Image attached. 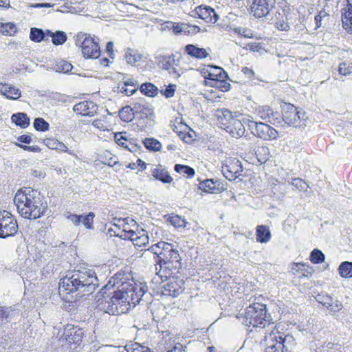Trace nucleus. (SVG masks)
Here are the masks:
<instances>
[{
	"label": "nucleus",
	"mask_w": 352,
	"mask_h": 352,
	"mask_svg": "<svg viewBox=\"0 0 352 352\" xmlns=\"http://www.w3.org/2000/svg\"><path fill=\"white\" fill-rule=\"evenodd\" d=\"M282 118L289 126L294 127L305 126L307 118L305 111L298 110L297 107L289 103H285L282 107Z\"/></svg>",
	"instance_id": "0eeeda50"
},
{
	"label": "nucleus",
	"mask_w": 352,
	"mask_h": 352,
	"mask_svg": "<svg viewBox=\"0 0 352 352\" xmlns=\"http://www.w3.org/2000/svg\"><path fill=\"white\" fill-rule=\"evenodd\" d=\"M45 144L50 149H56L59 141L56 139L47 138L44 140Z\"/></svg>",
	"instance_id": "e2e57ef3"
},
{
	"label": "nucleus",
	"mask_w": 352,
	"mask_h": 352,
	"mask_svg": "<svg viewBox=\"0 0 352 352\" xmlns=\"http://www.w3.org/2000/svg\"><path fill=\"white\" fill-rule=\"evenodd\" d=\"M82 330L71 324H67L63 331V336L69 343L79 344L83 337Z\"/></svg>",
	"instance_id": "f8f14e48"
},
{
	"label": "nucleus",
	"mask_w": 352,
	"mask_h": 352,
	"mask_svg": "<svg viewBox=\"0 0 352 352\" xmlns=\"http://www.w3.org/2000/svg\"><path fill=\"white\" fill-rule=\"evenodd\" d=\"M325 307L331 314L336 315L342 309L343 305L340 301L332 297V300L329 302Z\"/></svg>",
	"instance_id": "c9c22d12"
},
{
	"label": "nucleus",
	"mask_w": 352,
	"mask_h": 352,
	"mask_svg": "<svg viewBox=\"0 0 352 352\" xmlns=\"http://www.w3.org/2000/svg\"><path fill=\"white\" fill-rule=\"evenodd\" d=\"M122 232H124V234H120V238H122V239H130L131 241H134V244L136 242V237H138L139 234H137L135 232L133 231V230H129L128 232H126L125 230H122Z\"/></svg>",
	"instance_id": "5fc2aeb1"
},
{
	"label": "nucleus",
	"mask_w": 352,
	"mask_h": 352,
	"mask_svg": "<svg viewBox=\"0 0 352 352\" xmlns=\"http://www.w3.org/2000/svg\"><path fill=\"white\" fill-rule=\"evenodd\" d=\"M16 316H18V312L13 309L12 307H0V324L4 320H7L9 322Z\"/></svg>",
	"instance_id": "473e14b6"
},
{
	"label": "nucleus",
	"mask_w": 352,
	"mask_h": 352,
	"mask_svg": "<svg viewBox=\"0 0 352 352\" xmlns=\"http://www.w3.org/2000/svg\"><path fill=\"white\" fill-rule=\"evenodd\" d=\"M339 273L344 278L352 277V263L349 261L342 263L339 267Z\"/></svg>",
	"instance_id": "e433bc0d"
},
{
	"label": "nucleus",
	"mask_w": 352,
	"mask_h": 352,
	"mask_svg": "<svg viewBox=\"0 0 352 352\" xmlns=\"http://www.w3.org/2000/svg\"><path fill=\"white\" fill-rule=\"evenodd\" d=\"M167 250H170V244L161 241L151 246L147 251L157 255L162 259V258L161 256H165V251H167Z\"/></svg>",
	"instance_id": "bb28decb"
},
{
	"label": "nucleus",
	"mask_w": 352,
	"mask_h": 352,
	"mask_svg": "<svg viewBox=\"0 0 352 352\" xmlns=\"http://www.w3.org/2000/svg\"><path fill=\"white\" fill-rule=\"evenodd\" d=\"M16 26L12 23H1L0 32L6 36H12L15 33Z\"/></svg>",
	"instance_id": "c03bdc74"
},
{
	"label": "nucleus",
	"mask_w": 352,
	"mask_h": 352,
	"mask_svg": "<svg viewBox=\"0 0 352 352\" xmlns=\"http://www.w3.org/2000/svg\"><path fill=\"white\" fill-rule=\"evenodd\" d=\"M325 256L322 252L318 249H314L310 254V261L315 264L322 263L324 261Z\"/></svg>",
	"instance_id": "37998d69"
},
{
	"label": "nucleus",
	"mask_w": 352,
	"mask_h": 352,
	"mask_svg": "<svg viewBox=\"0 0 352 352\" xmlns=\"http://www.w3.org/2000/svg\"><path fill=\"white\" fill-rule=\"evenodd\" d=\"M350 68L347 66V63L342 62L340 63L338 67V72L340 74L346 76L351 74Z\"/></svg>",
	"instance_id": "052dcab7"
},
{
	"label": "nucleus",
	"mask_w": 352,
	"mask_h": 352,
	"mask_svg": "<svg viewBox=\"0 0 352 352\" xmlns=\"http://www.w3.org/2000/svg\"><path fill=\"white\" fill-rule=\"evenodd\" d=\"M82 215L81 223L87 228H92V223L94 221V214L89 212L87 215Z\"/></svg>",
	"instance_id": "3c124183"
},
{
	"label": "nucleus",
	"mask_w": 352,
	"mask_h": 352,
	"mask_svg": "<svg viewBox=\"0 0 352 352\" xmlns=\"http://www.w3.org/2000/svg\"><path fill=\"white\" fill-rule=\"evenodd\" d=\"M315 299L318 302L325 307L329 302L332 300V296L328 295L326 292H321L316 296Z\"/></svg>",
	"instance_id": "09e8293b"
},
{
	"label": "nucleus",
	"mask_w": 352,
	"mask_h": 352,
	"mask_svg": "<svg viewBox=\"0 0 352 352\" xmlns=\"http://www.w3.org/2000/svg\"><path fill=\"white\" fill-rule=\"evenodd\" d=\"M276 24V28L281 31H288L290 28L289 23L284 20H278Z\"/></svg>",
	"instance_id": "69168bd1"
},
{
	"label": "nucleus",
	"mask_w": 352,
	"mask_h": 352,
	"mask_svg": "<svg viewBox=\"0 0 352 352\" xmlns=\"http://www.w3.org/2000/svg\"><path fill=\"white\" fill-rule=\"evenodd\" d=\"M135 116V113H134L133 108L129 106L123 107L119 111L120 118L124 122H129L131 121Z\"/></svg>",
	"instance_id": "f704fd0d"
},
{
	"label": "nucleus",
	"mask_w": 352,
	"mask_h": 352,
	"mask_svg": "<svg viewBox=\"0 0 352 352\" xmlns=\"http://www.w3.org/2000/svg\"><path fill=\"white\" fill-rule=\"evenodd\" d=\"M271 238V232L267 226H258L256 228V240L260 243H267Z\"/></svg>",
	"instance_id": "c756f323"
},
{
	"label": "nucleus",
	"mask_w": 352,
	"mask_h": 352,
	"mask_svg": "<svg viewBox=\"0 0 352 352\" xmlns=\"http://www.w3.org/2000/svg\"><path fill=\"white\" fill-rule=\"evenodd\" d=\"M143 54L133 49H127L125 52V59L127 63L135 65L136 63L142 60Z\"/></svg>",
	"instance_id": "7c9ffc66"
},
{
	"label": "nucleus",
	"mask_w": 352,
	"mask_h": 352,
	"mask_svg": "<svg viewBox=\"0 0 352 352\" xmlns=\"http://www.w3.org/2000/svg\"><path fill=\"white\" fill-rule=\"evenodd\" d=\"M174 169L177 173L186 175L188 177H193L195 173L192 168L186 165L176 164L175 165Z\"/></svg>",
	"instance_id": "79ce46f5"
},
{
	"label": "nucleus",
	"mask_w": 352,
	"mask_h": 352,
	"mask_svg": "<svg viewBox=\"0 0 352 352\" xmlns=\"http://www.w3.org/2000/svg\"><path fill=\"white\" fill-rule=\"evenodd\" d=\"M141 91L146 96L153 97L157 94V87L150 82L143 83L140 87Z\"/></svg>",
	"instance_id": "58836bf2"
},
{
	"label": "nucleus",
	"mask_w": 352,
	"mask_h": 352,
	"mask_svg": "<svg viewBox=\"0 0 352 352\" xmlns=\"http://www.w3.org/2000/svg\"><path fill=\"white\" fill-rule=\"evenodd\" d=\"M2 215L0 219V238L14 235L18 231L16 221L8 211H2Z\"/></svg>",
	"instance_id": "1a4fd4ad"
},
{
	"label": "nucleus",
	"mask_w": 352,
	"mask_h": 352,
	"mask_svg": "<svg viewBox=\"0 0 352 352\" xmlns=\"http://www.w3.org/2000/svg\"><path fill=\"white\" fill-rule=\"evenodd\" d=\"M158 267H156L157 270V274L162 279L163 278H167L173 274L177 273L179 269L181 268V265H175L173 262L164 261L160 260L158 262Z\"/></svg>",
	"instance_id": "4468645a"
},
{
	"label": "nucleus",
	"mask_w": 352,
	"mask_h": 352,
	"mask_svg": "<svg viewBox=\"0 0 352 352\" xmlns=\"http://www.w3.org/2000/svg\"><path fill=\"white\" fill-rule=\"evenodd\" d=\"M175 90H176V85H173V84H170L164 89H162L161 93L162 95L165 96L166 98H171L174 96Z\"/></svg>",
	"instance_id": "6e6d98bb"
},
{
	"label": "nucleus",
	"mask_w": 352,
	"mask_h": 352,
	"mask_svg": "<svg viewBox=\"0 0 352 352\" xmlns=\"http://www.w3.org/2000/svg\"><path fill=\"white\" fill-rule=\"evenodd\" d=\"M170 222L175 228H184L186 224L185 219L178 215L171 217Z\"/></svg>",
	"instance_id": "8fccbe9b"
},
{
	"label": "nucleus",
	"mask_w": 352,
	"mask_h": 352,
	"mask_svg": "<svg viewBox=\"0 0 352 352\" xmlns=\"http://www.w3.org/2000/svg\"><path fill=\"white\" fill-rule=\"evenodd\" d=\"M195 12L200 19L207 23H214L219 19L218 14L210 6H199L195 8Z\"/></svg>",
	"instance_id": "dca6fc26"
},
{
	"label": "nucleus",
	"mask_w": 352,
	"mask_h": 352,
	"mask_svg": "<svg viewBox=\"0 0 352 352\" xmlns=\"http://www.w3.org/2000/svg\"><path fill=\"white\" fill-rule=\"evenodd\" d=\"M186 52L192 57L202 59L209 56V53L204 48H200L195 45L188 44L185 47Z\"/></svg>",
	"instance_id": "b1692460"
},
{
	"label": "nucleus",
	"mask_w": 352,
	"mask_h": 352,
	"mask_svg": "<svg viewBox=\"0 0 352 352\" xmlns=\"http://www.w3.org/2000/svg\"><path fill=\"white\" fill-rule=\"evenodd\" d=\"M164 261L173 262L175 265H182L180 262L181 257L177 250L173 249L172 245L170 244V250H167L165 251V256L161 259Z\"/></svg>",
	"instance_id": "cd10ccee"
},
{
	"label": "nucleus",
	"mask_w": 352,
	"mask_h": 352,
	"mask_svg": "<svg viewBox=\"0 0 352 352\" xmlns=\"http://www.w3.org/2000/svg\"><path fill=\"white\" fill-rule=\"evenodd\" d=\"M214 69L218 72V74H211L210 72L208 76L209 78L213 80L214 82H217V80H224V79L228 77V74L222 68L214 67Z\"/></svg>",
	"instance_id": "a18cd8bd"
},
{
	"label": "nucleus",
	"mask_w": 352,
	"mask_h": 352,
	"mask_svg": "<svg viewBox=\"0 0 352 352\" xmlns=\"http://www.w3.org/2000/svg\"><path fill=\"white\" fill-rule=\"evenodd\" d=\"M158 58V65L161 69L168 71L170 74L177 73L176 69L173 67V64L175 61L173 54H172V56H160Z\"/></svg>",
	"instance_id": "412c9836"
},
{
	"label": "nucleus",
	"mask_w": 352,
	"mask_h": 352,
	"mask_svg": "<svg viewBox=\"0 0 352 352\" xmlns=\"http://www.w3.org/2000/svg\"><path fill=\"white\" fill-rule=\"evenodd\" d=\"M143 142L145 147L151 151H158L162 147V144L154 138H146Z\"/></svg>",
	"instance_id": "a19ab883"
},
{
	"label": "nucleus",
	"mask_w": 352,
	"mask_h": 352,
	"mask_svg": "<svg viewBox=\"0 0 352 352\" xmlns=\"http://www.w3.org/2000/svg\"><path fill=\"white\" fill-rule=\"evenodd\" d=\"M242 171L241 163L237 159L227 160L226 164L222 166L223 175L230 181L236 179L241 175Z\"/></svg>",
	"instance_id": "9b49d317"
},
{
	"label": "nucleus",
	"mask_w": 352,
	"mask_h": 352,
	"mask_svg": "<svg viewBox=\"0 0 352 352\" xmlns=\"http://www.w3.org/2000/svg\"><path fill=\"white\" fill-rule=\"evenodd\" d=\"M14 202L18 212L25 219H38L47 209V202L43 201L40 192L31 188L19 190L15 194Z\"/></svg>",
	"instance_id": "f03ea898"
},
{
	"label": "nucleus",
	"mask_w": 352,
	"mask_h": 352,
	"mask_svg": "<svg viewBox=\"0 0 352 352\" xmlns=\"http://www.w3.org/2000/svg\"><path fill=\"white\" fill-rule=\"evenodd\" d=\"M98 285V279L93 270L82 268L68 273L59 282L60 291L67 293L78 292V294L88 296L92 294Z\"/></svg>",
	"instance_id": "7ed1b4c3"
},
{
	"label": "nucleus",
	"mask_w": 352,
	"mask_h": 352,
	"mask_svg": "<svg viewBox=\"0 0 352 352\" xmlns=\"http://www.w3.org/2000/svg\"><path fill=\"white\" fill-rule=\"evenodd\" d=\"M214 86L220 88L223 91H228L230 88V84L225 80H217Z\"/></svg>",
	"instance_id": "680f3d73"
},
{
	"label": "nucleus",
	"mask_w": 352,
	"mask_h": 352,
	"mask_svg": "<svg viewBox=\"0 0 352 352\" xmlns=\"http://www.w3.org/2000/svg\"><path fill=\"white\" fill-rule=\"evenodd\" d=\"M226 131L235 138L243 136L245 133V127L241 120L238 119L232 120V122L223 123Z\"/></svg>",
	"instance_id": "a211bd4d"
},
{
	"label": "nucleus",
	"mask_w": 352,
	"mask_h": 352,
	"mask_svg": "<svg viewBox=\"0 0 352 352\" xmlns=\"http://www.w3.org/2000/svg\"><path fill=\"white\" fill-rule=\"evenodd\" d=\"M152 175L157 180L164 184H170L173 178L165 167L159 164L152 171Z\"/></svg>",
	"instance_id": "5701e85b"
},
{
	"label": "nucleus",
	"mask_w": 352,
	"mask_h": 352,
	"mask_svg": "<svg viewBox=\"0 0 352 352\" xmlns=\"http://www.w3.org/2000/svg\"><path fill=\"white\" fill-rule=\"evenodd\" d=\"M135 116L141 119H148L154 121L155 113L153 107L147 102H136L133 107Z\"/></svg>",
	"instance_id": "ddd939ff"
},
{
	"label": "nucleus",
	"mask_w": 352,
	"mask_h": 352,
	"mask_svg": "<svg viewBox=\"0 0 352 352\" xmlns=\"http://www.w3.org/2000/svg\"><path fill=\"white\" fill-rule=\"evenodd\" d=\"M124 274L117 273L109 280L113 286H116V290L107 294L108 285L101 289L102 297L98 300V308L110 315H120L126 313L129 308L138 304L146 292L145 286L137 285L134 283L122 280Z\"/></svg>",
	"instance_id": "f257e3e1"
},
{
	"label": "nucleus",
	"mask_w": 352,
	"mask_h": 352,
	"mask_svg": "<svg viewBox=\"0 0 352 352\" xmlns=\"http://www.w3.org/2000/svg\"><path fill=\"white\" fill-rule=\"evenodd\" d=\"M342 22L343 28L352 34V4L349 1L342 9Z\"/></svg>",
	"instance_id": "6ab92c4d"
},
{
	"label": "nucleus",
	"mask_w": 352,
	"mask_h": 352,
	"mask_svg": "<svg viewBox=\"0 0 352 352\" xmlns=\"http://www.w3.org/2000/svg\"><path fill=\"white\" fill-rule=\"evenodd\" d=\"M190 25L187 23H173L171 29L175 34L184 33V34H190Z\"/></svg>",
	"instance_id": "ea45409f"
},
{
	"label": "nucleus",
	"mask_w": 352,
	"mask_h": 352,
	"mask_svg": "<svg viewBox=\"0 0 352 352\" xmlns=\"http://www.w3.org/2000/svg\"><path fill=\"white\" fill-rule=\"evenodd\" d=\"M257 115L262 120H266L273 124L276 122H279L280 118V113L277 111H274L269 106L260 107L257 109Z\"/></svg>",
	"instance_id": "f3484780"
},
{
	"label": "nucleus",
	"mask_w": 352,
	"mask_h": 352,
	"mask_svg": "<svg viewBox=\"0 0 352 352\" xmlns=\"http://www.w3.org/2000/svg\"><path fill=\"white\" fill-rule=\"evenodd\" d=\"M120 88V91L124 93L127 96L133 95L136 91V87L128 88V87L122 86Z\"/></svg>",
	"instance_id": "338daca9"
},
{
	"label": "nucleus",
	"mask_w": 352,
	"mask_h": 352,
	"mask_svg": "<svg viewBox=\"0 0 352 352\" xmlns=\"http://www.w3.org/2000/svg\"><path fill=\"white\" fill-rule=\"evenodd\" d=\"M73 110L82 116L93 117L97 113L98 107L92 101L85 100L76 104Z\"/></svg>",
	"instance_id": "2eb2a0df"
},
{
	"label": "nucleus",
	"mask_w": 352,
	"mask_h": 352,
	"mask_svg": "<svg viewBox=\"0 0 352 352\" xmlns=\"http://www.w3.org/2000/svg\"><path fill=\"white\" fill-rule=\"evenodd\" d=\"M183 292V288L177 281H170L165 284L162 290L164 296L177 297Z\"/></svg>",
	"instance_id": "aec40b11"
},
{
	"label": "nucleus",
	"mask_w": 352,
	"mask_h": 352,
	"mask_svg": "<svg viewBox=\"0 0 352 352\" xmlns=\"http://www.w3.org/2000/svg\"><path fill=\"white\" fill-rule=\"evenodd\" d=\"M237 318L248 327L263 329L270 325L271 316L267 313L265 305L254 302L245 309L241 310Z\"/></svg>",
	"instance_id": "20e7f679"
},
{
	"label": "nucleus",
	"mask_w": 352,
	"mask_h": 352,
	"mask_svg": "<svg viewBox=\"0 0 352 352\" xmlns=\"http://www.w3.org/2000/svg\"><path fill=\"white\" fill-rule=\"evenodd\" d=\"M248 126L256 137L264 140H274L277 137V131L263 122L250 120Z\"/></svg>",
	"instance_id": "6e6552de"
},
{
	"label": "nucleus",
	"mask_w": 352,
	"mask_h": 352,
	"mask_svg": "<svg viewBox=\"0 0 352 352\" xmlns=\"http://www.w3.org/2000/svg\"><path fill=\"white\" fill-rule=\"evenodd\" d=\"M274 6L275 0H252L250 6L251 13L256 18H267Z\"/></svg>",
	"instance_id": "9d476101"
},
{
	"label": "nucleus",
	"mask_w": 352,
	"mask_h": 352,
	"mask_svg": "<svg viewBox=\"0 0 352 352\" xmlns=\"http://www.w3.org/2000/svg\"><path fill=\"white\" fill-rule=\"evenodd\" d=\"M263 342L266 352H294L296 342L290 334H284L275 329L265 333Z\"/></svg>",
	"instance_id": "39448f33"
},
{
	"label": "nucleus",
	"mask_w": 352,
	"mask_h": 352,
	"mask_svg": "<svg viewBox=\"0 0 352 352\" xmlns=\"http://www.w3.org/2000/svg\"><path fill=\"white\" fill-rule=\"evenodd\" d=\"M50 69L56 72L69 74L72 72L73 65L67 60L59 59Z\"/></svg>",
	"instance_id": "393cba45"
},
{
	"label": "nucleus",
	"mask_w": 352,
	"mask_h": 352,
	"mask_svg": "<svg viewBox=\"0 0 352 352\" xmlns=\"http://www.w3.org/2000/svg\"><path fill=\"white\" fill-rule=\"evenodd\" d=\"M98 38L80 32L75 37V43L81 47L83 56L86 58L97 59L100 56V48Z\"/></svg>",
	"instance_id": "423d86ee"
},
{
	"label": "nucleus",
	"mask_w": 352,
	"mask_h": 352,
	"mask_svg": "<svg viewBox=\"0 0 352 352\" xmlns=\"http://www.w3.org/2000/svg\"><path fill=\"white\" fill-rule=\"evenodd\" d=\"M217 117L219 122L223 125L226 122H232V120L236 118H233L232 112L228 109H221L217 111Z\"/></svg>",
	"instance_id": "4c0bfd02"
},
{
	"label": "nucleus",
	"mask_w": 352,
	"mask_h": 352,
	"mask_svg": "<svg viewBox=\"0 0 352 352\" xmlns=\"http://www.w3.org/2000/svg\"><path fill=\"white\" fill-rule=\"evenodd\" d=\"M92 125L104 131L107 129V126L105 125V122L103 119H96L92 122Z\"/></svg>",
	"instance_id": "0e129e2a"
},
{
	"label": "nucleus",
	"mask_w": 352,
	"mask_h": 352,
	"mask_svg": "<svg viewBox=\"0 0 352 352\" xmlns=\"http://www.w3.org/2000/svg\"><path fill=\"white\" fill-rule=\"evenodd\" d=\"M12 121L16 124V126L25 129L30 125V118L25 113H14L11 117Z\"/></svg>",
	"instance_id": "c85d7f7f"
},
{
	"label": "nucleus",
	"mask_w": 352,
	"mask_h": 352,
	"mask_svg": "<svg viewBox=\"0 0 352 352\" xmlns=\"http://www.w3.org/2000/svg\"><path fill=\"white\" fill-rule=\"evenodd\" d=\"M15 145L25 151L30 152L39 153L41 151V148L37 145L27 146L20 143H15Z\"/></svg>",
	"instance_id": "13d9d810"
},
{
	"label": "nucleus",
	"mask_w": 352,
	"mask_h": 352,
	"mask_svg": "<svg viewBox=\"0 0 352 352\" xmlns=\"http://www.w3.org/2000/svg\"><path fill=\"white\" fill-rule=\"evenodd\" d=\"M292 185L295 188L304 191L307 190V188L308 187L306 182L300 178L293 179L292 181Z\"/></svg>",
	"instance_id": "603ef678"
},
{
	"label": "nucleus",
	"mask_w": 352,
	"mask_h": 352,
	"mask_svg": "<svg viewBox=\"0 0 352 352\" xmlns=\"http://www.w3.org/2000/svg\"><path fill=\"white\" fill-rule=\"evenodd\" d=\"M126 167L132 170H135L137 167H140V170H144L146 168V164L142 160L138 159L135 163H129Z\"/></svg>",
	"instance_id": "4d7b16f0"
},
{
	"label": "nucleus",
	"mask_w": 352,
	"mask_h": 352,
	"mask_svg": "<svg viewBox=\"0 0 352 352\" xmlns=\"http://www.w3.org/2000/svg\"><path fill=\"white\" fill-rule=\"evenodd\" d=\"M17 140L22 143L30 144L32 142V137L29 134H25L18 137Z\"/></svg>",
	"instance_id": "774afa93"
},
{
	"label": "nucleus",
	"mask_w": 352,
	"mask_h": 352,
	"mask_svg": "<svg viewBox=\"0 0 352 352\" xmlns=\"http://www.w3.org/2000/svg\"><path fill=\"white\" fill-rule=\"evenodd\" d=\"M49 126V123L42 118H37L34 121V127L36 131H47Z\"/></svg>",
	"instance_id": "de8ad7c7"
},
{
	"label": "nucleus",
	"mask_w": 352,
	"mask_h": 352,
	"mask_svg": "<svg viewBox=\"0 0 352 352\" xmlns=\"http://www.w3.org/2000/svg\"><path fill=\"white\" fill-rule=\"evenodd\" d=\"M126 352H153L148 346L139 343L132 344L126 349Z\"/></svg>",
	"instance_id": "49530a36"
},
{
	"label": "nucleus",
	"mask_w": 352,
	"mask_h": 352,
	"mask_svg": "<svg viewBox=\"0 0 352 352\" xmlns=\"http://www.w3.org/2000/svg\"><path fill=\"white\" fill-rule=\"evenodd\" d=\"M47 35L52 38V42L55 45H63L67 39L66 33L60 30L53 32L51 30H47Z\"/></svg>",
	"instance_id": "a878e982"
},
{
	"label": "nucleus",
	"mask_w": 352,
	"mask_h": 352,
	"mask_svg": "<svg viewBox=\"0 0 352 352\" xmlns=\"http://www.w3.org/2000/svg\"><path fill=\"white\" fill-rule=\"evenodd\" d=\"M142 234L136 237V242L135 245L138 246H145L148 243L149 238L146 234L144 233V230H142Z\"/></svg>",
	"instance_id": "864d4df0"
},
{
	"label": "nucleus",
	"mask_w": 352,
	"mask_h": 352,
	"mask_svg": "<svg viewBox=\"0 0 352 352\" xmlns=\"http://www.w3.org/2000/svg\"><path fill=\"white\" fill-rule=\"evenodd\" d=\"M0 92L3 96L10 100H17L21 96L20 89L10 84L1 85Z\"/></svg>",
	"instance_id": "4be33fe9"
},
{
	"label": "nucleus",
	"mask_w": 352,
	"mask_h": 352,
	"mask_svg": "<svg viewBox=\"0 0 352 352\" xmlns=\"http://www.w3.org/2000/svg\"><path fill=\"white\" fill-rule=\"evenodd\" d=\"M199 189L206 192L216 193V182L213 179H206L199 183Z\"/></svg>",
	"instance_id": "72a5a7b5"
},
{
	"label": "nucleus",
	"mask_w": 352,
	"mask_h": 352,
	"mask_svg": "<svg viewBox=\"0 0 352 352\" xmlns=\"http://www.w3.org/2000/svg\"><path fill=\"white\" fill-rule=\"evenodd\" d=\"M67 219L74 225L78 226L81 223L82 215L69 214L67 216Z\"/></svg>",
	"instance_id": "bf43d9fd"
},
{
	"label": "nucleus",
	"mask_w": 352,
	"mask_h": 352,
	"mask_svg": "<svg viewBox=\"0 0 352 352\" xmlns=\"http://www.w3.org/2000/svg\"><path fill=\"white\" fill-rule=\"evenodd\" d=\"M47 30L44 32L42 29L32 28L30 29V38L36 43L47 40Z\"/></svg>",
	"instance_id": "2f4dec72"
}]
</instances>
